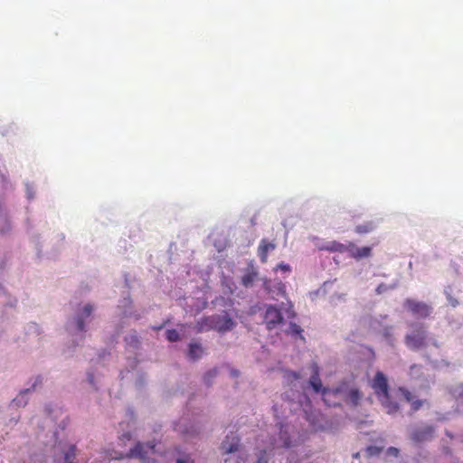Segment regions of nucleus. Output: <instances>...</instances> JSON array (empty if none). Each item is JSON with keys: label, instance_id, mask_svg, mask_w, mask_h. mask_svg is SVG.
I'll return each instance as SVG.
<instances>
[{"label": "nucleus", "instance_id": "obj_1", "mask_svg": "<svg viewBox=\"0 0 463 463\" xmlns=\"http://www.w3.org/2000/svg\"><path fill=\"white\" fill-rule=\"evenodd\" d=\"M156 454L155 443H142L137 442L134 448L126 454V456L120 455L118 458H137L142 463H155V458H151Z\"/></svg>", "mask_w": 463, "mask_h": 463}, {"label": "nucleus", "instance_id": "obj_2", "mask_svg": "<svg viewBox=\"0 0 463 463\" xmlns=\"http://www.w3.org/2000/svg\"><path fill=\"white\" fill-rule=\"evenodd\" d=\"M288 429L289 427L288 425H279V434L278 440H275L273 443V448L269 450H261L260 452V455L258 456L257 463H268L269 456L270 453L279 448H290L294 446V444L291 442L289 436H288Z\"/></svg>", "mask_w": 463, "mask_h": 463}, {"label": "nucleus", "instance_id": "obj_3", "mask_svg": "<svg viewBox=\"0 0 463 463\" xmlns=\"http://www.w3.org/2000/svg\"><path fill=\"white\" fill-rule=\"evenodd\" d=\"M414 330L405 336L406 345L412 349L418 350L426 345L427 332L422 324H413Z\"/></svg>", "mask_w": 463, "mask_h": 463}, {"label": "nucleus", "instance_id": "obj_4", "mask_svg": "<svg viewBox=\"0 0 463 463\" xmlns=\"http://www.w3.org/2000/svg\"><path fill=\"white\" fill-rule=\"evenodd\" d=\"M404 307L416 317L427 318L432 313V307L430 305L417 301L411 298H407L404 301Z\"/></svg>", "mask_w": 463, "mask_h": 463}, {"label": "nucleus", "instance_id": "obj_5", "mask_svg": "<svg viewBox=\"0 0 463 463\" xmlns=\"http://www.w3.org/2000/svg\"><path fill=\"white\" fill-rule=\"evenodd\" d=\"M213 320L214 330L221 334L232 331L236 326V322L226 311L222 314H214Z\"/></svg>", "mask_w": 463, "mask_h": 463}, {"label": "nucleus", "instance_id": "obj_6", "mask_svg": "<svg viewBox=\"0 0 463 463\" xmlns=\"http://www.w3.org/2000/svg\"><path fill=\"white\" fill-rule=\"evenodd\" d=\"M371 387L378 400L383 397H387L389 394L388 380L383 372H376L373 379L371 382Z\"/></svg>", "mask_w": 463, "mask_h": 463}, {"label": "nucleus", "instance_id": "obj_7", "mask_svg": "<svg viewBox=\"0 0 463 463\" xmlns=\"http://www.w3.org/2000/svg\"><path fill=\"white\" fill-rule=\"evenodd\" d=\"M264 321L269 330L274 329L284 321L282 313L279 308L275 306L269 305L267 307Z\"/></svg>", "mask_w": 463, "mask_h": 463}, {"label": "nucleus", "instance_id": "obj_8", "mask_svg": "<svg viewBox=\"0 0 463 463\" xmlns=\"http://www.w3.org/2000/svg\"><path fill=\"white\" fill-rule=\"evenodd\" d=\"M310 367L312 374L309 379V384L316 392H321L324 396V400L326 401V396L329 395L331 392L323 388L322 381L319 376V366L317 363H312Z\"/></svg>", "mask_w": 463, "mask_h": 463}, {"label": "nucleus", "instance_id": "obj_9", "mask_svg": "<svg viewBox=\"0 0 463 463\" xmlns=\"http://www.w3.org/2000/svg\"><path fill=\"white\" fill-rule=\"evenodd\" d=\"M433 434L434 428L427 425L415 429L411 434V439L416 443H420L430 440L433 437Z\"/></svg>", "mask_w": 463, "mask_h": 463}, {"label": "nucleus", "instance_id": "obj_10", "mask_svg": "<svg viewBox=\"0 0 463 463\" xmlns=\"http://www.w3.org/2000/svg\"><path fill=\"white\" fill-rule=\"evenodd\" d=\"M347 253L351 258L359 260L361 259L370 257L372 254V248L368 246L356 247L354 243L349 241Z\"/></svg>", "mask_w": 463, "mask_h": 463}, {"label": "nucleus", "instance_id": "obj_11", "mask_svg": "<svg viewBox=\"0 0 463 463\" xmlns=\"http://www.w3.org/2000/svg\"><path fill=\"white\" fill-rule=\"evenodd\" d=\"M240 439L236 435L227 436L222 442L221 449L223 454L233 453L238 450Z\"/></svg>", "mask_w": 463, "mask_h": 463}, {"label": "nucleus", "instance_id": "obj_12", "mask_svg": "<svg viewBox=\"0 0 463 463\" xmlns=\"http://www.w3.org/2000/svg\"><path fill=\"white\" fill-rule=\"evenodd\" d=\"M276 244L274 242H270L266 239H262L258 247V256L262 263H266L268 261V254L269 251L275 250Z\"/></svg>", "mask_w": 463, "mask_h": 463}, {"label": "nucleus", "instance_id": "obj_13", "mask_svg": "<svg viewBox=\"0 0 463 463\" xmlns=\"http://www.w3.org/2000/svg\"><path fill=\"white\" fill-rule=\"evenodd\" d=\"M400 392H402V396L404 397L405 401L407 402L411 403V412L414 413L420 409V407L423 405L425 401L422 400H414V396L412 393L404 388H400Z\"/></svg>", "mask_w": 463, "mask_h": 463}, {"label": "nucleus", "instance_id": "obj_14", "mask_svg": "<svg viewBox=\"0 0 463 463\" xmlns=\"http://www.w3.org/2000/svg\"><path fill=\"white\" fill-rule=\"evenodd\" d=\"M93 311V306L91 304H87L84 306L82 312L76 317V325L77 329L80 332L85 331V323L84 319L90 317Z\"/></svg>", "mask_w": 463, "mask_h": 463}, {"label": "nucleus", "instance_id": "obj_15", "mask_svg": "<svg viewBox=\"0 0 463 463\" xmlns=\"http://www.w3.org/2000/svg\"><path fill=\"white\" fill-rule=\"evenodd\" d=\"M213 315L203 317L196 322L195 328L198 333L214 330Z\"/></svg>", "mask_w": 463, "mask_h": 463}, {"label": "nucleus", "instance_id": "obj_16", "mask_svg": "<svg viewBox=\"0 0 463 463\" xmlns=\"http://www.w3.org/2000/svg\"><path fill=\"white\" fill-rule=\"evenodd\" d=\"M319 250H326V251H330V252L345 253V252H347L348 243L343 244L338 241H329V242H326V244L322 245L321 247H319Z\"/></svg>", "mask_w": 463, "mask_h": 463}, {"label": "nucleus", "instance_id": "obj_17", "mask_svg": "<svg viewBox=\"0 0 463 463\" xmlns=\"http://www.w3.org/2000/svg\"><path fill=\"white\" fill-rule=\"evenodd\" d=\"M258 278V272L253 269H250L241 277V284L245 288H250L253 285L254 281Z\"/></svg>", "mask_w": 463, "mask_h": 463}, {"label": "nucleus", "instance_id": "obj_18", "mask_svg": "<svg viewBox=\"0 0 463 463\" xmlns=\"http://www.w3.org/2000/svg\"><path fill=\"white\" fill-rule=\"evenodd\" d=\"M379 401L389 414L395 413L400 409L399 404L396 402L391 401L390 394H388L387 397L379 399Z\"/></svg>", "mask_w": 463, "mask_h": 463}, {"label": "nucleus", "instance_id": "obj_19", "mask_svg": "<svg viewBox=\"0 0 463 463\" xmlns=\"http://www.w3.org/2000/svg\"><path fill=\"white\" fill-rule=\"evenodd\" d=\"M203 353V349L202 345L198 343H191L189 345V353L188 355L191 359H198L202 356Z\"/></svg>", "mask_w": 463, "mask_h": 463}, {"label": "nucleus", "instance_id": "obj_20", "mask_svg": "<svg viewBox=\"0 0 463 463\" xmlns=\"http://www.w3.org/2000/svg\"><path fill=\"white\" fill-rule=\"evenodd\" d=\"M375 229L373 222H367L364 224H359L355 227L354 231L358 234H365L373 232Z\"/></svg>", "mask_w": 463, "mask_h": 463}, {"label": "nucleus", "instance_id": "obj_21", "mask_svg": "<svg viewBox=\"0 0 463 463\" xmlns=\"http://www.w3.org/2000/svg\"><path fill=\"white\" fill-rule=\"evenodd\" d=\"M450 392L458 401L463 403V383L452 386Z\"/></svg>", "mask_w": 463, "mask_h": 463}, {"label": "nucleus", "instance_id": "obj_22", "mask_svg": "<svg viewBox=\"0 0 463 463\" xmlns=\"http://www.w3.org/2000/svg\"><path fill=\"white\" fill-rule=\"evenodd\" d=\"M76 458V446L71 445L64 454L65 463H73Z\"/></svg>", "mask_w": 463, "mask_h": 463}, {"label": "nucleus", "instance_id": "obj_23", "mask_svg": "<svg viewBox=\"0 0 463 463\" xmlns=\"http://www.w3.org/2000/svg\"><path fill=\"white\" fill-rule=\"evenodd\" d=\"M362 398V393L358 389H351L348 392V400L354 404L356 405L360 399Z\"/></svg>", "mask_w": 463, "mask_h": 463}, {"label": "nucleus", "instance_id": "obj_24", "mask_svg": "<svg viewBox=\"0 0 463 463\" xmlns=\"http://www.w3.org/2000/svg\"><path fill=\"white\" fill-rule=\"evenodd\" d=\"M166 339L170 342H176L179 340V333L175 329H168L166 331Z\"/></svg>", "mask_w": 463, "mask_h": 463}, {"label": "nucleus", "instance_id": "obj_25", "mask_svg": "<svg viewBox=\"0 0 463 463\" xmlns=\"http://www.w3.org/2000/svg\"><path fill=\"white\" fill-rule=\"evenodd\" d=\"M302 328L297 325L296 323H290L288 333L291 335H300L302 333Z\"/></svg>", "mask_w": 463, "mask_h": 463}, {"label": "nucleus", "instance_id": "obj_26", "mask_svg": "<svg viewBox=\"0 0 463 463\" xmlns=\"http://www.w3.org/2000/svg\"><path fill=\"white\" fill-rule=\"evenodd\" d=\"M394 286L386 285L384 283H381L375 289L376 294L381 295L386 292L389 289H392Z\"/></svg>", "mask_w": 463, "mask_h": 463}, {"label": "nucleus", "instance_id": "obj_27", "mask_svg": "<svg viewBox=\"0 0 463 463\" xmlns=\"http://www.w3.org/2000/svg\"><path fill=\"white\" fill-rule=\"evenodd\" d=\"M274 270L275 271H278V270H281L283 272H290L291 270V268L288 264H286L284 262H280L279 263L275 268H274Z\"/></svg>", "mask_w": 463, "mask_h": 463}, {"label": "nucleus", "instance_id": "obj_28", "mask_svg": "<svg viewBox=\"0 0 463 463\" xmlns=\"http://www.w3.org/2000/svg\"><path fill=\"white\" fill-rule=\"evenodd\" d=\"M445 293L449 305L456 307L458 305V301L449 291L446 290Z\"/></svg>", "mask_w": 463, "mask_h": 463}, {"label": "nucleus", "instance_id": "obj_29", "mask_svg": "<svg viewBox=\"0 0 463 463\" xmlns=\"http://www.w3.org/2000/svg\"><path fill=\"white\" fill-rule=\"evenodd\" d=\"M217 375V370L213 369L207 372L204 375V382L209 383L212 379H213Z\"/></svg>", "mask_w": 463, "mask_h": 463}, {"label": "nucleus", "instance_id": "obj_30", "mask_svg": "<svg viewBox=\"0 0 463 463\" xmlns=\"http://www.w3.org/2000/svg\"><path fill=\"white\" fill-rule=\"evenodd\" d=\"M277 290H278V294L281 295V296H285L286 294V286L284 283H282L281 281L278 282L277 283Z\"/></svg>", "mask_w": 463, "mask_h": 463}, {"label": "nucleus", "instance_id": "obj_31", "mask_svg": "<svg viewBox=\"0 0 463 463\" xmlns=\"http://www.w3.org/2000/svg\"><path fill=\"white\" fill-rule=\"evenodd\" d=\"M380 451H381V449L374 447V446H370L367 448V452L370 456L377 455L380 453Z\"/></svg>", "mask_w": 463, "mask_h": 463}, {"label": "nucleus", "instance_id": "obj_32", "mask_svg": "<svg viewBox=\"0 0 463 463\" xmlns=\"http://www.w3.org/2000/svg\"><path fill=\"white\" fill-rule=\"evenodd\" d=\"M176 463H194L189 455H184L176 459Z\"/></svg>", "mask_w": 463, "mask_h": 463}, {"label": "nucleus", "instance_id": "obj_33", "mask_svg": "<svg viewBox=\"0 0 463 463\" xmlns=\"http://www.w3.org/2000/svg\"><path fill=\"white\" fill-rule=\"evenodd\" d=\"M387 454L389 456H392V457H398L399 455V449L394 448V447H390L388 449H387Z\"/></svg>", "mask_w": 463, "mask_h": 463}, {"label": "nucleus", "instance_id": "obj_34", "mask_svg": "<svg viewBox=\"0 0 463 463\" xmlns=\"http://www.w3.org/2000/svg\"><path fill=\"white\" fill-rule=\"evenodd\" d=\"M132 438L131 434L129 432L128 433H124L122 436H121V439H128V440H130Z\"/></svg>", "mask_w": 463, "mask_h": 463}, {"label": "nucleus", "instance_id": "obj_35", "mask_svg": "<svg viewBox=\"0 0 463 463\" xmlns=\"http://www.w3.org/2000/svg\"><path fill=\"white\" fill-rule=\"evenodd\" d=\"M165 326V324H162L160 326H156L154 327L155 330H161Z\"/></svg>", "mask_w": 463, "mask_h": 463}, {"label": "nucleus", "instance_id": "obj_36", "mask_svg": "<svg viewBox=\"0 0 463 463\" xmlns=\"http://www.w3.org/2000/svg\"><path fill=\"white\" fill-rule=\"evenodd\" d=\"M292 376L295 378V379H298L299 378V374L298 373H291Z\"/></svg>", "mask_w": 463, "mask_h": 463}, {"label": "nucleus", "instance_id": "obj_37", "mask_svg": "<svg viewBox=\"0 0 463 463\" xmlns=\"http://www.w3.org/2000/svg\"><path fill=\"white\" fill-rule=\"evenodd\" d=\"M88 378H89L90 383H93V375L92 374H89Z\"/></svg>", "mask_w": 463, "mask_h": 463}, {"label": "nucleus", "instance_id": "obj_38", "mask_svg": "<svg viewBox=\"0 0 463 463\" xmlns=\"http://www.w3.org/2000/svg\"><path fill=\"white\" fill-rule=\"evenodd\" d=\"M232 374L233 376H238V375H239V372H238V371H232Z\"/></svg>", "mask_w": 463, "mask_h": 463}, {"label": "nucleus", "instance_id": "obj_39", "mask_svg": "<svg viewBox=\"0 0 463 463\" xmlns=\"http://www.w3.org/2000/svg\"><path fill=\"white\" fill-rule=\"evenodd\" d=\"M228 461H229V459H225V460H224V463H228Z\"/></svg>", "mask_w": 463, "mask_h": 463}]
</instances>
